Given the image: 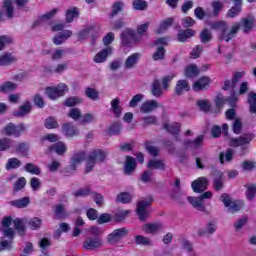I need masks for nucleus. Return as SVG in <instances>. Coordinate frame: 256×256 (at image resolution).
<instances>
[{"mask_svg": "<svg viewBox=\"0 0 256 256\" xmlns=\"http://www.w3.org/2000/svg\"><path fill=\"white\" fill-rule=\"evenodd\" d=\"M207 25L214 31H218V41L229 43V41H233V39L237 37L240 29H242L243 33L246 35L249 34L250 31H253L255 27V17L249 15L242 18L240 22L233 23L230 28L225 21L207 22Z\"/></svg>", "mask_w": 256, "mask_h": 256, "instance_id": "f257e3e1", "label": "nucleus"}, {"mask_svg": "<svg viewBox=\"0 0 256 256\" xmlns=\"http://www.w3.org/2000/svg\"><path fill=\"white\" fill-rule=\"evenodd\" d=\"M229 102V98L223 97V95H218L215 98V105H216V111L217 113L221 112V109H223L225 103Z\"/></svg>", "mask_w": 256, "mask_h": 256, "instance_id": "6e6d98bb", "label": "nucleus"}, {"mask_svg": "<svg viewBox=\"0 0 256 256\" xmlns=\"http://www.w3.org/2000/svg\"><path fill=\"white\" fill-rule=\"evenodd\" d=\"M16 61L17 58L12 53H5L0 56V67H7Z\"/></svg>", "mask_w": 256, "mask_h": 256, "instance_id": "c756f323", "label": "nucleus"}, {"mask_svg": "<svg viewBox=\"0 0 256 256\" xmlns=\"http://www.w3.org/2000/svg\"><path fill=\"white\" fill-rule=\"evenodd\" d=\"M233 155H235V151L233 149L226 150V153L220 152L219 161L221 165L227 161V163H231L233 161Z\"/></svg>", "mask_w": 256, "mask_h": 256, "instance_id": "e433bc0d", "label": "nucleus"}, {"mask_svg": "<svg viewBox=\"0 0 256 256\" xmlns=\"http://www.w3.org/2000/svg\"><path fill=\"white\" fill-rule=\"evenodd\" d=\"M232 131L235 135H241L243 133V120L236 118L232 123Z\"/></svg>", "mask_w": 256, "mask_h": 256, "instance_id": "de8ad7c7", "label": "nucleus"}, {"mask_svg": "<svg viewBox=\"0 0 256 256\" xmlns=\"http://www.w3.org/2000/svg\"><path fill=\"white\" fill-rule=\"evenodd\" d=\"M62 133L66 137H75V135H79V131L77 130V128H75L73 123H65V124H63L62 125Z\"/></svg>", "mask_w": 256, "mask_h": 256, "instance_id": "393cba45", "label": "nucleus"}, {"mask_svg": "<svg viewBox=\"0 0 256 256\" xmlns=\"http://www.w3.org/2000/svg\"><path fill=\"white\" fill-rule=\"evenodd\" d=\"M92 231L96 236H90L86 238L83 242V248L86 251H97V249H101V247L103 246V238L97 236L101 235V230L99 228L93 227Z\"/></svg>", "mask_w": 256, "mask_h": 256, "instance_id": "f03ea898", "label": "nucleus"}, {"mask_svg": "<svg viewBox=\"0 0 256 256\" xmlns=\"http://www.w3.org/2000/svg\"><path fill=\"white\" fill-rule=\"evenodd\" d=\"M139 59H141V53H133L128 56L124 62L125 69H133L139 63Z\"/></svg>", "mask_w": 256, "mask_h": 256, "instance_id": "4be33fe9", "label": "nucleus"}, {"mask_svg": "<svg viewBox=\"0 0 256 256\" xmlns=\"http://www.w3.org/2000/svg\"><path fill=\"white\" fill-rule=\"evenodd\" d=\"M109 55H113V48L111 47H106L103 50H101L100 52H98L95 56H94V62L95 63H105L107 61V57H109Z\"/></svg>", "mask_w": 256, "mask_h": 256, "instance_id": "2eb2a0df", "label": "nucleus"}, {"mask_svg": "<svg viewBox=\"0 0 256 256\" xmlns=\"http://www.w3.org/2000/svg\"><path fill=\"white\" fill-rule=\"evenodd\" d=\"M24 170L31 175H41V168L33 163H27L24 166Z\"/></svg>", "mask_w": 256, "mask_h": 256, "instance_id": "864d4df0", "label": "nucleus"}, {"mask_svg": "<svg viewBox=\"0 0 256 256\" xmlns=\"http://www.w3.org/2000/svg\"><path fill=\"white\" fill-rule=\"evenodd\" d=\"M108 131L110 135H121L123 124H121V122H114L109 126Z\"/></svg>", "mask_w": 256, "mask_h": 256, "instance_id": "8fccbe9b", "label": "nucleus"}, {"mask_svg": "<svg viewBox=\"0 0 256 256\" xmlns=\"http://www.w3.org/2000/svg\"><path fill=\"white\" fill-rule=\"evenodd\" d=\"M31 102H25L23 105L19 107L18 111L13 113L14 117H25V115H29L31 111Z\"/></svg>", "mask_w": 256, "mask_h": 256, "instance_id": "473e14b6", "label": "nucleus"}, {"mask_svg": "<svg viewBox=\"0 0 256 256\" xmlns=\"http://www.w3.org/2000/svg\"><path fill=\"white\" fill-rule=\"evenodd\" d=\"M134 243L136 245H140L142 247H153V240L149 237H145L143 235L134 236Z\"/></svg>", "mask_w": 256, "mask_h": 256, "instance_id": "c85d7f7f", "label": "nucleus"}, {"mask_svg": "<svg viewBox=\"0 0 256 256\" xmlns=\"http://www.w3.org/2000/svg\"><path fill=\"white\" fill-rule=\"evenodd\" d=\"M120 37H121V43L123 47H131L133 43H139L141 41V37L138 36L135 33V30L131 28L125 29L121 33Z\"/></svg>", "mask_w": 256, "mask_h": 256, "instance_id": "423d86ee", "label": "nucleus"}, {"mask_svg": "<svg viewBox=\"0 0 256 256\" xmlns=\"http://www.w3.org/2000/svg\"><path fill=\"white\" fill-rule=\"evenodd\" d=\"M27 185V180L25 177H20L13 185L12 193L15 195V193L25 189V186Z\"/></svg>", "mask_w": 256, "mask_h": 256, "instance_id": "49530a36", "label": "nucleus"}, {"mask_svg": "<svg viewBox=\"0 0 256 256\" xmlns=\"http://www.w3.org/2000/svg\"><path fill=\"white\" fill-rule=\"evenodd\" d=\"M148 169H159L165 171V161L159 159H151L147 163Z\"/></svg>", "mask_w": 256, "mask_h": 256, "instance_id": "c9c22d12", "label": "nucleus"}, {"mask_svg": "<svg viewBox=\"0 0 256 256\" xmlns=\"http://www.w3.org/2000/svg\"><path fill=\"white\" fill-rule=\"evenodd\" d=\"M199 39L203 45H206V43H209L213 39V33L211 30L204 28L199 35Z\"/></svg>", "mask_w": 256, "mask_h": 256, "instance_id": "ea45409f", "label": "nucleus"}, {"mask_svg": "<svg viewBox=\"0 0 256 256\" xmlns=\"http://www.w3.org/2000/svg\"><path fill=\"white\" fill-rule=\"evenodd\" d=\"M54 219H67L69 217V212L65 209L63 204H58L53 207Z\"/></svg>", "mask_w": 256, "mask_h": 256, "instance_id": "5701e85b", "label": "nucleus"}, {"mask_svg": "<svg viewBox=\"0 0 256 256\" xmlns=\"http://www.w3.org/2000/svg\"><path fill=\"white\" fill-rule=\"evenodd\" d=\"M86 157H87V155L83 151L74 154L71 158L70 165H68L65 168L64 173L66 175H73V173H75V171H77V166L81 165V163H83V161L86 159Z\"/></svg>", "mask_w": 256, "mask_h": 256, "instance_id": "0eeeda50", "label": "nucleus"}, {"mask_svg": "<svg viewBox=\"0 0 256 256\" xmlns=\"http://www.w3.org/2000/svg\"><path fill=\"white\" fill-rule=\"evenodd\" d=\"M151 203H153V196H148L138 202L136 213L140 221H147V219H149V211L147 208L151 207Z\"/></svg>", "mask_w": 256, "mask_h": 256, "instance_id": "39448f33", "label": "nucleus"}, {"mask_svg": "<svg viewBox=\"0 0 256 256\" xmlns=\"http://www.w3.org/2000/svg\"><path fill=\"white\" fill-rule=\"evenodd\" d=\"M91 186H85L83 188H80L72 193L73 197L75 199H79V197H89L91 195Z\"/></svg>", "mask_w": 256, "mask_h": 256, "instance_id": "58836bf2", "label": "nucleus"}, {"mask_svg": "<svg viewBox=\"0 0 256 256\" xmlns=\"http://www.w3.org/2000/svg\"><path fill=\"white\" fill-rule=\"evenodd\" d=\"M163 229V223L157 222V223H146L142 226V231L144 233H148L149 235H156V233H159Z\"/></svg>", "mask_w": 256, "mask_h": 256, "instance_id": "ddd939ff", "label": "nucleus"}, {"mask_svg": "<svg viewBox=\"0 0 256 256\" xmlns=\"http://www.w3.org/2000/svg\"><path fill=\"white\" fill-rule=\"evenodd\" d=\"M29 203H31V199L29 197H23L10 201V205H12V207H16L17 209H25V207L29 206Z\"/></svg>", "mask_w": 256, "mask_h": 256, "instance_id": "2f4dec72", "label": "nucleus"}, {"mask_svg": "<svg viewBox=\"0 0 256 256\" xmlns=\"http://www.w3.org/2000/svg\"><path fill=\"white\" fill-rule=\"evenodd\" d=\"M196 104L203 113H209L211 111V103H209V100H197Z\"/></svg>", "mask_w": 256, "mask_h": 256, "instance_id": "bf43d9fd", "label": "nucleus"}, {"mask_svg": "<svg viewBox=\"0 0 256 256\" xmlns=\"http://www.w3.org/2000/svg\"><path fill=\"white\" fill-rule=\"evenodd\" d=\"M128 233L129 230L125 227L115 229L107 236V242L109 245H117V243L121 242V239H125V236L128 235Z\"/></svg>", "mask_w": 256, "mask_h": 256, "instance_id": "6e6552de", "label": "nucleus"}, {"mask_svg": "<svg viewBox=\"0 0 256 256\" xmlns=\"http://www.w3.org/2000/svg\"><path fill=\"white\" fill-rule=\"evenodd\" d=\"M255 139V134L253 133H246L237 138H230L229 139V146L230 147H240L242 153H245L249 149V145Z\"/></svg>", "mask_w": 256, "mask_h": 256, "instance_id": "7ed1b4c3", "label": "nucleus"}, {"mask_svg": "<svg viewBox=\"0 0 256 256\" xmlns=\"http://www.w3.org/2000/svg\"><path fill=\"white\" fill-rule=\"evenodd\" d=\"M184 75L189 79H193V77H197L199 75V68H197L196 65H190L186 67Z\"/></svg>", "mask_w": 256, "mask_h": 256, "instance_id": "603ef678", "label": "nucleus"}, {"mask_svg": "<svg viewBox=\"0 0 256 256\" xmlns=\"http://www.w3.org/2000/svg\"><path fill=\"white\" fill-rule=\"evenodd\" d=\"M243 171H253L256 169V162L253 160H245L241 164Z\"/></svg>", "mask_w": 256, "mask_h": 256, "instance_id": "338daca9", "label": "nucleus"}, {"mask_svg": "<svg viewBox=\"0 0 256 256\" xmlns=\"http://www.w3.org/2000/svg\"><path fill=\"white\" fill-rule=\"evenodd\" d=\"M65 17L66 23H73V20L79 17V10L77 8L68 9L66 11Z\"/></svg>", "mask_w": 256, "mask_h": 256, "instance_id": "09e8293b", "label": "nucleus"}, {"mask_svg": "<svg viewBox=\"0 0 256 256\" xmlns=\"http://www.w3.org/2000/svg\"><path fill=\"white\" fill-rule=\"evenodd\" d=\"M59 13V8H53L46 14L40 16L39 20L33 23L32 27H37V25H41V21H49L55 17Z\"/></svg>", "mask_w": 256, "mask_h": 256, "instance_id": "bb28decb", "label": "nucleus"}, {"mask_svg": "<svg viewBox=\"0 0 256 256\" xmlns=\"http://www.w3.org/2000/svg\"><path fill=\"white\" fill-rule=\"evenodd\" d=\"M125 11V2L119 0L112 4L111 6V12L109 14V17L111 19L117 17L120 13H123Z\"/></svg>", "mask_w": 256, "mask_h": 256, "instance_id": "a211bd4d", "label": "nucleus"}, {"mask_svg": "<svg viewBox=\"0 0 256 256\" xmlns=\"http://www.w3.org/2000/svg\"><path fill=\"white\" fill-rule=\"evenodd\" d=\"M163 85H161V80L154 79L150 85V93L153 95V97H156V99H160V97H163Z\"/></svg>", "mask_w": 256, "mask_h": 256, "instance_id": "f8f14e48", "label": "nucleus"}, {"mask_svg": "<svg viewBox=\"0 0 256 256\" xmlns=\"http://www.w3.org/2000/svg\"><path fill=\"white\" fill-rule=\"evenodd\" d=\"M121 100L119 98H114L111 101V111L114 113L116 119H119L121 117V113L123 111V108L120 106Z\"/></svg>", "mask_w": 256, "mask_h": 256, "instance_id": "f704fd0d", "label": "nucleus"}, {"mask_svg": "<svg viewBox=\"0 0 256 256\" xmlns=\"http://www.w3.org/2000/svg\"><path fill=\"white\" fill-rule=\"evenodd\" d=\"M65 91H69V88L65 84H59L56 87H47L46 95L49 99L55 100L59 99V97H63Z\"/></svg>", "mask_w": 256, "mask_h": 256, "instance_id": "1a4fd4ad", "label": "nucleus"}, {"mask_svg": "<svg viewBox=\"0 0 256 256\" xmlns=\"http://www.w3.org/2000/svg\"><path fill=\"white\" fill-rule=\"evenodd\" d=\"M213 185L215 191H221L223 187H225V181L223 179V172L219 170L214 171V180H213Z\"/></svg>", "mask_w": 256, "mask_h": 256, "instance_id": "6ab92c4d", "label": "nucleus"}, {"mask_svg": "<svg viewBox=\"0 0 256 256\" xmlns=\"http://www.w3.org/2000/svg\"><path fill=\"white\" fill-rule=\"evenodd\" d=\"M14 0H4L2 6V13H4L7 19H13L15 17V7H13Z\"/></svg>", "mask_w": 256, "mask_h": 256, "instance_id": "dca6fc26", "label": "nucleus"}, {"mask_svg": "<svg viewBox=\"0 0 256 256\" xmlns=\"http://www.w3.org/2000/svg\"><path fill=\"white\" fill-rule=\"evenodd\" d=\"M155 109H159V102L157 100H147L140 106L141 113H153Z\"/></svg>", "mask_w": 256, "mask_h": 256, "instance_id": "4468645a", "label": "nucleus"}, {"mask_svg": "<svg viewBox=\"0 0 256 256\" xmlns=\"http://www.w3.org/2000/svg\"><path fill=\"white\" fill-rule=\"evenodd\" d=\"M249 111L253 115H256V93L250 92L248 94Z\"/></svg>", "mask_w": 256, "mask_h": 256, "instance_id": "3c124183", "label": "nucleus"}, {"mask_svg": "<svg viewBox=\"0 0 256 256\" xmlns=\"http://www.w3.org/2000/svg\"><path fill=\"white\" fill-rule=\"evenodd\" d=\"M3 135H7L8 137H11V135H14L17 137V126L13 123H9L5 126V128L2 130Z\"/></svg>", "mask_w": 256, "mask_h": 256, "instance_id": "13d9d810", "label": "nucleus"}, {"mask_svg": "<svg viewBox=\"0 0 256 256\" xmlns=\"http://www.w3.org/2000/svg\"><path fill=\"white\" fill-rule=\"evenodd\" d=\"M242 6L234 5L232 6L227 13V17L230 19H235L241 13Z\"/></svg>", "mask_w": 256, "mask_h": 256, "instance_id": "69168bd1", "label": "nucleus"}, {"mask_svg": "<svg viewBox=\"0 0 256 256\" xmlns=\"http://www.w3.org/2000/svg\"><path fill=\"white\" fill-rule=\"evenodd\" d=\"M164 129H166L168 133H171V135H177L178 133H181V124L180 123L166 124L164 125Z\"/></svg>", "mask_w": 256, "mask_h": 256, "instance_id": "4d7b16f0", "label": "nucleus"}, {"mask_svg": "<svg viewBox=\"0 0 256 256\" xmlns=\"http://www.w3.org/2000/svg\"><path fill=\"white\" fill-rule=\"evenodd\" d=\"M220 201L223 202L224 207L227 208L228 213H231L234 215V213H237V211H241L243 207V202L239 200H233L231 196L227 193H223L220 196Z\"/></svg>", "mask_w": 256, "mask_h": 256, "instance_id": "20e7f679", "label": "nucleus"}, {"mask_svg": "<svg viewBox=\"0 0 256 256\" xmlns=\"http://www.w3.org/2000/svg\"><path fill=\"white\" fill-rule=\"evenodd\" d=\"M137 168V162L135 161V158L131 156H126V162L124 166V173L126 175H131L133 171Z\"/></svg>", "mask_w": 256, "mask_h": 256, "instance_id": "a878e982", "label": "nucleus"}, {"mask_svg": "<svg viewBox=\"0 0 256 256\" xmlns=\"http://www.w3.org/2000/svg\"><path fill=\"white\" fill-rule=\"evenodd\" d=\"M48 151L52 152L55 151L58 155H63L65 151H67V147L63 142H58L56 144H53L48 148Z\"/></svg>", "mask_w": 256, "mask_h": 256, "instance_id": "c03bdc74", "label": "nucleus"}, {"mask_svg": "<svg viewBox=\"0 0 256 256\" xmlns=\"http://www.w3.org/2000/svg\"><path fill=\"white\" fill-rule=\"evenodd\" d=\"M17 89V84L12 81L4 82L0 85V93H11Z\"/></svg>", "mask_w": 256, "mask_h": 256, "instance_id": "79ce46f5", "label": "nucleus"}, {"mask_svg": "<svg viewBox=\"0 0 256 256\" xmlns=\"http://www.w3.org/2000/svg\"><path fill=\"white\" fill-rule=\"evenodd\" d=\"M187 200L190 205L194 207V209H197V211H201L202 213H205L207 211V208L205 207V204L200 197L189 196Z\"/></svg>", "mask_w": 256, "mask_h": 256, "instance_id": "f3484780", "label": "nucleus"}, {"mask_svg": "<svg viewBox=\"0 0 256 256\" xmlns=\"http://www.w3.org/2000/svg\"><path fill=\"white\" fill-rule=\"evenodd\" d=\"M209 85H211V78L203 76L193 84L192 89L195 91H203V89H207Z\"/></svg>", "mask_w": 256, "mask_h": 256, "instance_id": "aec40b11", "label": "nucleus"}, {"mask_svg": "<svg viewBox=\"0 0 256 256\" xmlns=\"http://www.w3.org/2000/svg\"><path fill=\"white\" fill-rule=\"evenodd\" d=\"M22 163L21 160H19V158H10L8 159L6 165H5V169L7 171H11V169H19V167H21Z\"/></svg>", "mask_w": 256, "mask_h": 256, "instance_id": "a18cd8bd", "label": "nucleus"}, {"mask_svg": "<svg viewBox=\"0 0 256 256\" xmlns=\"http://www.w3.org/2000/svg\"><path fill=\"white\" fill-rule=\"evenodd\" d=\"M165 47L160 46L156 49V51L152 55L153 61H163L165 59Z\"/></svg>", "mask_w": 256, "mask_h": 256, "instance_id": "5fc2aeb1", "label": "nucleus"}, {"mask_svg": "<svg viewBox=\"0 0 256 256\" xmlns=\"http://www.w3.org/2000/svg\"><path fill=\"white\" fill-rule=\"evenodd\" d=\"M11 147H14L13 140L9 138L0 139V151H7L11 149Z\"/></svg>", "mask_w": 256, "mask_h": 256, "instance_id": "680f3d73", "label": "nucleus"}, {"mask_svg": "<svg viewBox=\"0 0 256 256\" xmlns=\"http://www.w3.org/2000/svg\"><path fill=\"white\" fill-rule=\"evenodd\" d=\"M191 187L194 193H203L209 187V180L205 177H200L192 182Z\"/></svg>", "mask_w": 256, "mask_h": 256, "instance_id": "9d476101", "label": "nucleus"}, {"mask_svg": "<svg viewBox=\"0 0 256 256\" xmlns=\"http://www.w3.org/2000/svg\"><path fill=\"white\" fill-rule=\"evenodd\" d=\"M86 160V169L85 173H91L95 169V165H97V162L95 159L88 154V156L85 158Z\"/></svg>", "mask_w": 256, "mask_h": 256, "instance_id": "052dcab7", "label": "nucleus"}, {"mask_svg": "<svg viewBox=\"0 0 256 256\" xmlns=\"http://www.w3.org/2000/svg\"><path fill=\"white\" fill-rule=\"evenodd\" d=\"M171 199H173V201H175L176 203H178V205H181L182 207L183 205H185V197L181 192H172Z\"/></svg>", "mask_w": 256, "mask_h": 256, "instance_id": "0e129e2a", "label": "nucleus"}, {"mask_svg": "<svg viewBox=\"0 0 256 256\" xmlns=\"http://www.w3.org/2000/svg\"><path fill=\"white\" fill-rule=\"evenodd\" d=\"M143 127H149V125H157V118L154 115H149L142 118Z\"/></svg>", "mask_w": 256, "mask_h": 256, "instance_id": "774afa93", "label": "nucleus"}, {"mask_svg": "<svg viewBox=\"0 0 256 256\" xmlns=\"http://www.w3.org/2000/svg\"><path fill=\"white\" fill-rule=\"evenodd\" d=\"M132 8L134 11H147L149 9V3L145 0H133Z\"/></svg>", "mask_w": 256, "mask_h": 256, "instance_id": "4c0bfd02", "label": "nucleus"}, {"mask_svg": "<svg viewBox=\"0 0 256 256\" xmlns=\"http://www.w3.org/2000/svg\"><path fill=\"white\" fill-rule=\"evenodd\" d=\"M203 141H205V136L199 135L194 140H184L183 146L186 149H201V147H203Z\"/></svg>", "mask_w": 256, "mask_h": 256, "instance_id": "9b49d317", "label": "nucleus"}, {"mask_svg": "<svg viewBox=\"0 0 256 256\" xmlns=\"http://www.w3.org/2000/svg\"><path fill=\"white\" fill-rule=\"evenodd\" d=\"M13 225H14V229H16V231H18L19 235L23 236L25 235V221H23V219L20 218H16L12 221Z\"/></svg>", "mask_w": 256, "mask_h": 256, "instance_id": "37998d69", "label": "nucleus"}, {"mask_svg": "<svg viewBox=\"0 0 256 256\" xmlns=\"http://www.w3.org/2000/svg\"><path fill=\"white\" fill-rule=\"evenodd\" d=\"M59 13V8H53L46 14L40 16L39 20L33 23L32 27H37V25H41V21H49L55 17Z\"/></svg>", "mask_w": 256, "mask_h": 256, "instance_id": "cd10ccee", "label": "nucleus"}, {"mask_svg": "<svg viewBox=\"0 0 256 256\" xmlns=\"http://www.w3.org/2000/svg\"><path fill=\"white\" fill-rule=\"evenodd\" d=\"M217 225V220H210L205 229H201L198 231V235L200 237H203L204 235H213L215 231L217 230L216 226Z\"/></svg>", "mask_w": 256, "mask_h": 256, "instance_id": "b1692460", "label": "nucleus"}, {"mask_svg": "<svg viewBox=\"0 0 256 256\" xmlns=\"http://www.w3.org/2000/svg\"><path fill=\"white\" fill-rule=\"evenodd\" d=\"M195 30L188 28L186 30H179L177 34V40L180 43H185L187 39H191V37H195Z\"/></svg>", "mask_w": 256, "mask_h": 256, "instance_id": "412c9836", "label": "nucleus"}, {"mask_svg": "<svg viewBox=\"0 0 256 256\" xmlns=\"http://www.w3.org/2000/svg\"><path fill=\"white\" fill-rule=\"evenodd\" d=\"M133 201V195L129 192H120L116 196V203H122L123 205H127Z\"/></svg>", "mask_w": 256, "mask_h": 256, "instance_id": "72a5a7b5", "label": "nucleus"}, {"mask_svg": "<svg viewBox=\"0 0 256 256\" xmlns=\"http://www.w3.org/2000/svg\"><path fill=\"white\" fill-rule=\"evenodd\" d=\"M89 155L97 163H104L105 159H107V152H105L104 150H101V149H96V150L92 151Z\"/></svg>", "mask_w": 256, "mask_h": 256, "instance_id": "7c9ffc66", "label": "nucleus"}, {"mask_svg": "<svg viewBox=\"0 0 256 256\" xmlns=\"http://www.w3.org/2000/svg\"><path fill=\"white\" fill-rule=\"evenodd\" d=\"M189 89L191 88L189 87V82H187V80H179L175 88V93L176 95H183V91H189Z\"/></svg>", "mask_w": 256, "mask_h": 256, "instance_id": "a19ab883", "label": "nucleus"}, {"mask_svg": "<svg viewBox=\"0 0 256 256\" xmlns=\"http://www.w3.org/2000/svg\"><path fill=\"white\" fill-rule=\"evenodd\" d=\"M173 25V18H167L164 20L161 24L158 30H156L157 35H161L163 31H167L168 27H171Z\"/></svg>", "mask_w": 256, "mask_h": 256, "instance_id": "e2e57ef3", "label": "nucleus"}]
</instances>
